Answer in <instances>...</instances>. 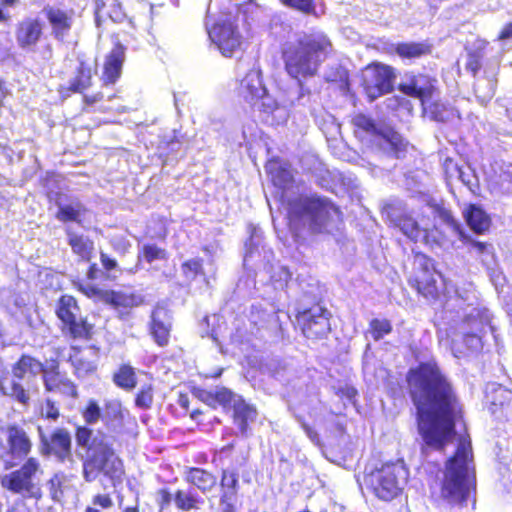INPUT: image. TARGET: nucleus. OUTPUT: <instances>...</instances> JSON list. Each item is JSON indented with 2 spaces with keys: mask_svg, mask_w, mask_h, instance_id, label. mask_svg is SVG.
Listing matches in <instances>:
<instances>
[{
  "mask_svg": "<svg viewBox=\"0 0 512 512\" xmlns=\"http://www.w3.org/2000/svg\"><path fill=\"white\" fill-rule=\"evenodd\" d=\"M219 506L221 512H237L239 500V473L235 468L221 471Z\"/></svg>",
  "mask_w": 512,
  "mask_h": 512,
  "instance_id": "obj_21",
  "label": "nucleus"
},
{
  "mask_svg": "<svg viewBox=\"0 0 512 512\" xmlns=\"http://www.w3.org/2000/svg\"><path fill=\"white\" fill-rule=\"evenodd\" d=\"M43 33V23L36 18H26L20 22L16 39L18 45L25 50H31L38 43Z\"/></svg>",
  "mask_w": 512,
  "mask_h": 512,
  "instance_id": "obj_25",
  "label": "nucleus"
},
{
  "mask_svg": "<svg viewBox=\"0 0 512 512\" xmlns=\"http://www.w3.org/2000/svg\"><path fill=\"white\" fill-rule=\"evenodd\" d=\"M442 218L451 231L458 236L459 240L469 244L471 249L477 254H484L488 251V245L484 242L472 239L471 236L466 233L462 225L450 213H444Z\"/></svg>",
  "mask_w": 512,
  "mask_h": 512,
  "instance_id": "obj_35",
  "label": "nucleus"
},
{
  "mask_svg": "<svg viewBox=\"0 0 512 512\" xmlns=\"http://www.w3.org/2000/svg\"><path fill=\"white\" fill-rule=\"evenodd\" d=\"M65 234L73 254L81 261L90 262L95 250L94 241L89 236L76 232L70 226L65 228Z\"/></svg>",
  "mask_w": 512,
  "mask_h": 512,
  "instance_id": "obj_27",
  "label": "nucleus"
},
{
  "mask_svg": "<svg viewBox=\"0 0 512 512\" xmlns=\"http://www.w3.org/2000/svg\"><path fill=\"white\" fill-rule=\"evenodd\" d=\"M246 253L244 256V265L258 264L263 266V269L270 274V279L275 289L283 290L288 286L291 278V273L285 266L275 267L272 264L274 253L270 248L263 244L262 231L259 228L253 227L250 232V238L245 243Z\"/></svg>",
  "mask_w": 512,
  "mask_h": 512,
  "instance_id": "obj_11",
  "label": "nucleus"
},
{
  "mask_svg": "<svg viewBox=\"0 0 512 512\" xmlns=\"http://www.w3.org/2000/svg\"><path fill=\"white\" fill-rule=\"evenodd\" d=\"M56 206L58 208L56 213L58 221L63 223L75 222L82 225L86 208L79 199L61 196L56 201Z\"/></svg>",
  "mask_w": 512,
  "mask_h": 512,
  "instance_id": "obj_26",
  "label": "nucleus"
},
{
  "mask_svg": "<svg viewBox=\"0 0 512 512\" xmlns=\"http://www.w3.org/2000/svg\"><path fill=\"white\" fill-rule=\"evenodd\" d=\"M355 135L363 142H367L375 150L377 161L385 159H399L404 157L407 142L393 129H379L373 119L357 114L352 119Z\"/></svg>",
  "mask_w": 512,
  "mask_h": 512,
  "instance_id": "obj_9",
  "label": "nucleus"
},
{
  "mask_svg": "<svg viewBox=\"0 0 512 512\" xmlns=\"http://www.w3.org/2000/svg\"><path fill=\"white\" fill-rule=\"evenodd\" d=\"M198 396L199 399L207 405L213 408L221 406L224 409H233L236 399L242 398L240 395L235 394L225 387H216L211 390H201Z\"/></svg>",
  "mask_w": 512,
  "mask_h": 512,
  "instance_id": "obj_31",
  "label": "nucleus"
},
{
  "mask_svg": "<svg viewBox=\"0 0 512 512\" xmlns=\"http://www.w3.org/2000/svg\"><path fill=\"white\" fill-rule=\"evenodd\" d=\"M329 317L330 313L317 305L299 313L298 322L307 338H320L330 331Z\"/></svg>",
  "mask_w": 512,
  "mask_h": 512,
  "instance_id": "obj_20",
  "label": "nucleus"
},
{
  "mask_svg": "<svg viewBox=\"0 0 512 512\" xmlns=\"http://www.w3.org/2000/svg\"><path fill=\"white\" fill-rule=\"evenodd\" d=\"M105 98V95L103 92H98L93 95H84V101L87 104H94L96 102H99Z\"/></svg>",
  "mask_w": 512,
  "mask_h": 512,
  "instance_id": "obj_62",
  "label": "nucleus"
},
{
  "mask_svg": "<svg viewBox=\"0 0 512 512\" xmlns=\"http://www.w3.org/2000/svg\"><path fill=\"white\" fill-rule=\"evenodd\" d=\"M407 383L417 410L421 451H443L456 437L455 422L461 407L456 390L435 362H422L411 368Z\"/></svg>",
  "mask_w": 512,
  "mask_h": 512,
  "instance_id": "obj_1",
  "label": "nucleus"
},
{
  "mask_svg": "<svg viewBox=\"0 0 512 512\" xmlns=\"http://www.w3.org/2000/svg\"><path fill=\"white\" fill-rule=\"evenodd\" d=\"M100 260H101L103 267L107 271H112L117 268V261L115 259L111 258L109 255H107L104 252H101Z\"/></svg>",
  "mask_w": 512,
  "mask_h": 512,
  "instance_id": "obj_60",
  "label": "nucleus"
},
{
  "mask_svg": "<svg viewBox=\"0 0 512 512\" xmlns=\"http://www.w3.org/2000/svg\"><path fill=\"white\" fill-rule=\"evenodd\" d=\"M40 438V453L43 456H54L60 463L69 462L74 464L72 457L71 435L65 428L55 429L50 436H47L41 427H38Z\"/></svg>",
  "mask_w": 512,
  "mask_h": 512,
  "instance_id": "obj_17",
  "label": "nucleus"
},
{
  "mask_svg": "<svg viewBox=\"0 0 512 512\" xmlns=\"http://www.w3.org/2000/svg\"><path fill=\"white\" fill-rule=\"evenodd\" d=\"M92 67L85 62H80L75 76L69 81L68 90L74 93H83L92 84Z\"/></svg>",
  "mask_w": 512,
  "mask_h": 512,
  "instance_id": "obj_38",
  "label": "nucleus"
},
{
  "mask_svg": "<svg viewBox=\"0 0 512 512\" xmlns=\"http://www.w3.org/2000/svg\"><path fill=\"white\" fill-rule=\"evenodd\" d=\"M257 415L256 409L247 404L243 398L236 399L233 407V418L234 424L239 429L242 437L248 438L251 435L249 425L256 421Z\"/></svg>",
  "mask_w": 512,
  "mask_h": 512,
  "instance_id": "obj_29",
  "label": "nucleus"
},
{
  "mask_svg": "<svg viewBox=\"0 0 512 512\" xmlns=\"http://www.w3.org/2000/svg\"><path fill=\"white\" fill-rule=\"evenodd\" d=\"M142 256L148 263L155 260H164L167 258L165 249L158 247L156 244H144L142 247Z\"/></svg>",
  "mask_w": 512,
  "mask_h": 512,
  "instance_id": "obj_46",
  "label": "nucleus"
},
{
  "mask_svg": "<svg viewBox=\"0 0 512 512\" xmlns=\"http://www.w3.org/2000/svg\"><path fill=\"white\" fill-rule=\"evenodd\" d=\"M43 13L51 27V35L57 41L64 42L78 16L76 11L65 6H46Z\"/></svg>",
  "mask_w": 512,
  "mask_h": 512,
  "instance_id": "obj_19",
  "label": "nucleus"
},
{
  "mask_svg": "<svg viewBox=\"0 0 512 512\" xmlns=\"http://www.w3.org/2000/svg\"><path fill=\"white\" fill-rule=\"evenodd\" d=\"M181 269L187 279L193 280L203 272L202 259L194 258L187 260L182 264Z\"/></svg>",
  "mask_w": 512,
  "mask_h": 512,
  "instance_id": "obj_47",
  "label": "nucleus"
},
{
  "mask_svg": "<svg viewBox=\"0 0 512 512\" xmlns=\"http://www.w3.org/2000/svg\"><path fill=\"white\" fill-rule=\"evenodd\" d=\"M153 403V392L150 385L143 386L137 393L135 405L140 409H149Z\"/></svg>",
  "mask_w": 512,
  "mask_h": 512,
  "instance_id": "obj_49",
  "label": "nucleus"
},
{
  "mask_svg": "<svg viewBox=\"0 0 512 512\" xmlns=\"http://www.w3.org/2000/svg\"><path fill=\"white\" fill-rule=\"evenodd\" d=\"M70 361L78 378H85L96 370V364L86 357L84 353L76 352L70 356Z\"/></svg>",
  "mask_w": 512,
  "mask_h": 512,
  "instance_id": "obj_40",
  "label": "nucleus"
},
{
  "mask_svg": "<svg viewBox=\"0 0 512 512\" xmlns=\"http://www.w3.org/2000/svg\"><path fill=\"white\" fill-rule=\"evenodd\" d=\"M40 378L46 391L56 392L64 377L57 365L46 368L34 357L23 355L12 366L11 378L4 379L0 384L3 395L10 397L22 406H28L33 395L39 391Z\"/></svg>",
  "mask_w": 512,
  "mask_h": 512,
  "instance_id": "obj_5",
  "label": "nucleus"
},
{
  "mask_svg": "<svg viewBox=\"0 0 512 512\" xmlns=\"http://www.w3.org/2000/svg\"><path fill=\"white\" fill-rule=\"evenodd\" d=\"M333 47L329 38L323 32L303 34L295 43L290 44L283 52L285 69L287 73L298 80L300 94L297 102L304 105L305 91L302 79L313 77L317 74L320 65L332 52Z\"/></svg>",
  "mask_w": 512,
  "mask_h": 512,
  "instance_id": "obj_6",
  "label": "nucleus"
},
{
  "mask_svg": "<svg viewBox=\"0 0 512 512\" xmlns=\"http://www.w3.org/2000/svg\"><path fill=\"white\" fill-rule=\"evenodd\" d=\"M56 392H59V393H61L63 395H67V396H70V397H73V398H77L78 397V391H77L76 385L72 381L67 379V378H64L62 380V382L59 385V387L56 390Z\"/></svg>",
  "mask_w": 512,
  "mask_h": 512,
  "instance_id": "obj_53",
  "label": "nucleus"
},
{
  "mask_svg": "<svg viewBox=\"0 0 512 512\" xmlns=\"http://www.w3.org/2000/svg\"><path fill=\"white\" fill-rule=\"evenodd\" d=\"M102 300L115 308H132L139 306L143 301L139 295L112 290H106L102 293Z\"/></svg>",
  "mask_w": 512,
  "mask_h": 512,
  "instance_id": "obj_37",
  "label": "nucleus"
},
{
  "mask_svg": "<svg viewBox=\"0 0 512 512\" xmlns=\"http://www.w3.org/2000/svg\"><path fill=\"white\" fill-rule=\"evenodd\" d=\"M436 82V79L423 74L406 75L399 89L408 96L420 99L422 105H426L434 97Z\"/></svg>",
  "mask_w": 512,
  "mask_h": 512,
  "instance_id": "obj_22",
  "label": "nucleus"
},
{
  "mask_svg": "<svg viewBox=\"0 0 512 512\" xmlns=\"http://www.w3.org/2000/svg\"><path fill=\"white\" fill-rule=\"evenodd\" d=\"M325 80L328 82H338L347 79V72L343 68L336 67L334 70L325 72Z\"/></svg>",
  "mask_w": 512,
  "mask_h": 512,
  "instance_id": "obj_55",
  "label": "nucleus"
},
{
  "mask_svg": "<svg viewBox=\"0 0 512 512\" xmlns=\"http://www.w3.org/2000/svg\"><path fill=\"white\" fill-rule=\"evenodd\" d=\"M388 214L391 222L412 241L417 242L426 238V231L411 216L407 214L398 215L394 209Z\"/></svg>",
  "mask_w": 512,
  "mask_h": 512,
  "instance_id": "obj_32",
  "label": "nucleus"
},
{
  "mask_svg": "<svg viewBox=\"0 0 512 512\" xmlns=\"http://www.w3.org/2000/svg\"><path fill=\"white\" fill-rule=\"evenodd\" d=\"M114 383L127 391H130L136 387V374L133 367L130 365H122L117 372L113 375Z\"/></svg>",
  "mask_w": 512,
  "mask_h": 512,
  "instance_id": "obj_39",
  "label": "nucleus"
},
{
  "mask_svg": "<svg viewBox=\"0 0 512 512\" xmlns=\"http://www.w3.org/2000/svg\"><path fill=\"white\" fill-rule=\"evenodd\" d=\"M454 170L461 182L467 186L471 192H474L477 188V180L472 170L469 167L463 169L458 167L456 164L454 165Z\"/></svg>",
  "mask_w": 512,
  "mask_h": 512,
  "instance_id": "obj_48",
  "label": "nucleus"
},
{
  "mask_svg": "<svg viewBox=\"0 0 512 512\" xmlns=\"http://www.w3.org/2000/svg\"><path fill=\"white\" fill-rule=\"evenodd\" d=\"M511 38H512V22L505 25L498 36L499 40H508Z\"/></svg>",
  "mask_w": 512,
  "mask_h": 512,
  "instance_id": "obj_63",
  "label": "nucleus"
},
{
  "mask_svg": "<svg viewBox=\"0 0 512 512\" xmlns=\"http://www.w3.org/2000/svg\"><path fill=\"white\" fill-rule=\"evenodd\" d=\"M184 480L190 484L196 491H200L202 494L211 492L217 485V477L199 467H190L185 471Z\"/></svg>",
  "mask_w": 512,
  "mask_h": 512,
  "instance_id": "obj_30",
  "label": "nucleus"
},
{
  "mask_svg": "<svg viewBox=\"0 0 512 512\" xmlns=\"http://www.w3.org/2000/svg\"><path fill=\"white\" fill-rule=\"evenodd\" d=\"M41 415L48 420L56 421L60 415L59 408L48 398L41 407Z\"/></svg>",
  "mask_w": 512,
  "mask_h": 512,
  "instance_id": "obj_52",
  "label": "nucleus"
},
{
  "mask_svg": "<svg viewBox=\"0 0 512 512\" xmlns=\"http://www.w3.org/2000/svg\"><path fill=\"white\" fill-rule=\"evenodd\" d=\"M125 50L126 48L122 44L116 43L107 55L101 77L103 86L113 85L120 78L125 60Z\"/></svg>",
  "mask_w": 512,
  "mask_h": 512,
  "instance_id": "obj_24",
  "label": "nucleus"
},
{
  "mask_svg": "<svg viewBox=\"0 0 512 512\" xmlns=\"http://www.w3.org/2000/svg\"><path fill=\"white\" fill-rule=\"evenodd\" d=\"M92 504L103 509H109L113 506V500L108 494H97L93 497Z\"/></svg>",
  "mask_w": 512,
  "mask_h": 512,
  "instance_id": "obj_57",
  "label": "nucleus"
},
{
  "mask_svg": "<svg viewBox=\"0 0 512 512\" xmlns=\"http://www.w3.org/2000/svg\"><path fill=\"white\" fill-rule=\"evenodd\" d=\"M173 502L177 509L188 512L199 509L205 500L193 487H187L173 493Z\"/></svg>",
  "mask_w": 512,
  "mask_h": 512,
  "instance_id": "obj_34",
  "label": "nucleus"
},
{
  "mask_svg": "<svg viewBox=\"0 0 512 512\" xmlns=\"http://www.w3.org/2000/svg\"><path fill=\"white\" fill-rule=\"evenodd\" d=\"M238 96L249 104L252 108L258 110L263 115V120L274 124L286 120V111L281 108L277 101L268 93L261 78V72L257 69H251L240 80L237 88Z\"/></svg>",
  "mask_w": 512,
  "mask_h": 512,
  "instance_id": "obj_10",
  "label": "nucleus"
},
{
  "mask_svg": "<svg viewBox=\"0 0 512 512\" xmlns=\"http://www.w3.org/2000/svg\"><path fill=\"white\" fill-rule=\"evenodd\" d=\"M171 326V315L168 309L156 306L151 314L150 333L159 346L164 347L169 343Z\"/></svg>",
  "mask_w": 512,
  "mask_h": 512,
  "instance_id": "obj_23",
  "label": "nucleus"
},
{
  "mask_svg": "<svg viewBox=\"0 0 512 512\" xmlns=\"http://www.w3.org/2000/svg\"><path fill=\"white\" fill-rule=\"evenodd\" d=\"M424 110L431 114L435 121L445 122L448 120L451 111L440 102L430 100L426 105H423Z\"/></svg>",
  "mask_w": 512,
  "mask_h": 512,
  "instance_id": "obj_44",
  "label": "nucleus"
},
{
  "mask_svg": "<svg viewBox=\"0 0 512 512\" xmlns=\"http://www.w3.org/2000/svg\"><path fill=\"white\" fill-rule=\"evenodd\" d=\"M419 294L427 300H436L440 297L442 277L433 267L431 259L425 255L415 257V274L410 280Z\"/></svg>",
  "mask_w": 512,
  "mask_h": 512,
  "instance_id": "obj_16",
  "label": "nucleus"
},
{
  "mask_svg": "<svg viewBox=\"0 0 512 512\" xmlns=\"http://www.w3.org/2000/svg\"><path fill=\"white\" fill-rule=\"evenodd\" d=\"M464 217L469 227L475 233H483L490 227L491 220L488 214L475 204H471L464 211Z\"/></svg>",
  "mask_w": 512,
  "mask_h": 512,
  "instance_id": "obj_36",
  "label": "nucleus"
},
{
  "mask_svg": "<svg viewBox=\"0 0 512 512\" xmlns=\"http://www.w3.org/2000/svg\"><path fill=\"white\" fill-rule=\"evenodd\" d=\"M258 13L259 7L252 0H221L216 13L209 5L206 31L224 57H233L240 51L243 32L250 30Z\"/></svg>",
  "mask_w": 512,
  "mask_h": 512,
  "instance_id": "obj_4",
  "label": "nucleus"
},
{
  "mask_svg": "<svg viewBox=\"0 0 512 512\" xmlns=\"http://www.w3.org/2000/svg\"><path fill=\"white\" fill-rule=\"evenodd\" d=\"M341 392L349 401H353L357 395V390L353 387L348 386L341 389Z\"/></svg>",
  "mask_w": 512,
  "mask_h": 512,
  "instance_id": "obj_64",
  "label": "nucleus"
},
{
  "mask_svg": "<svg viewBox=\"0 0 512 512\" xmlns=\"http://www.w3.org/2000/svg\"><path fill=\"white\" fill-rule=\"evenodd\" d=\"M481 60L478 54L470 53L466 62V70L470 71L473 75H476L481 69Z\"/></svg>",
  "mask_w": 512,
  "mask_h": 512,
  "instance_id": "obj_56",
  "label": "nucleus"
},
{
  "mask_svg": "<svg viewBox=\"0 0 512 512\" xmlns=\"http://www.w3.org/2000/svg\"><path fill=\"white\" fill-rule=\"evenodd\" d=\"M7 444L2 441L0 459L5 469L19 465L32 451V441L25 429L17 424H10L5 429Z\"/></svg>",
  "mask_w": 512,
  "mask_h": 512,
  "instance_id": "obj_14",
  "label": "nucleus"
},
{
  "mask_svg": "<svg viewBox=\"0 0 512 512\" xmlns=\"http://www.w3.org/2000/svg\"><path fill=\"white\" fill-rule=\"evenodd\" d=\"M440 319L439 333L445 331L452 342L457 334L461 335L463 343L471 352L481 350L484 334L487 330H494L489 309L478 303L472 288L456 290L455 295L445 301Z\"/></svg>",
  "mask_w": 512,
  "mask_h": 512,
  "instance_id": "obj_3",
  "label": "nucleus"
},
{
  "mask_svg": "<svg viewBox=\"0 0 512 512\" xmlns=\"http://www.w3.org/2000/svg\"><path fill=\"white\" fill-rule=\"evenodd\" d=\"M369 326V332L375 341H379L392 331V324L387 319H372Z\"/></svg>",
  "mask_w": 512,
  "mask_h": 512,
  "instance_id": "obj_43",
  "label": "nucleus"
},
{
  "mask_svg": "<svg viewBox=\"0 0 512 512\" xmlns=\"http://www.w3.org/2000/svg\"><path fill=\"white\" fill-rule=\"evenodd\" d=\"M79 307L74 297L62 296L57 304L56 314L63 323V332L74 339H88L92 326L79 315Z\"/></svg>",
  "mask_w": 512,
  "mask_h": 512,
  "instance_id": "obj_15",
  "label": "nucleus"
},
{
  "mask_svg": "<svg viewBox=\"0 0 512 512\" xmlns=\"http://www.w3.org/2000/svg\"><path fill=\"white\" fill-rule=\"evenodd\" d=\"M367 164L369 166V169L372 172V175L375 177H381V176H383L384 171H390L392 168L395 167V164H391V165L387 164V165H383L380 167L378 165V163H374V162H370V161H368Z\"/></svg>",
  "mask_w": 512,
  "mask_h": 512,
  "instance_id": "obj_58",
  "label": "nucleus"
},
{
  "mask_svg": "<svg viewBox=\"0 0 512 512\" xmlns=\"http://www.w3.org/2000/svg\"><path fill=\"white\" fill-rule=\"evenodd\" d=\"M157 504L160 510L166 509L171 502L173 501V493H171L168 489L162 488L157 492L156 498Z\"/></svg>",
  "mask_w": 512,
  "mask_h": 512,
  "instance_id": "obj_54",
  "label": "nucleus"
},
{
  "mask_svg": "<svg viewBox=\"0 0 512 512\" xmlns=\"http://www.w3.org/2000/svg\"><path fill=\"white\" fill-rule=\"evenodd\" d=\"M395 51L403 59H415L427 54L429 52V46L425 43H399Z\"/></svg>",
  "mask_w": 512,
  "mask_h": 512,
  "instance_id": "obj_41",
  "label": "nucleus"
},
{
  "mask_svg": "<svg viewBox=\"0 0 512 512\" xmlns=\"http://www.w3.org/2000/svg\"><path fill=\"white\" fill-rule=\"evenodd\" d=\"M128 411L123 408L122 403L117 399L106 400L102 421L107 430L120 433L124 427L125 416Z\"/></svg>",
  "mask_w": 512,
  "mask_h": 512,
  "instance_id": "obj_28",
  "label": "nucleus"
},
{
  "mask_svg": "<svg viewBox=\"0 0 512 512\" xmlns=\"http://www.w3.org/2000/svg\"><path fill=\"white\" fill-rule=\"evenodd\" d=\"M473 476L471 439L469 436H459L454 455L446 461L440 496L450 504H462L470 493Z\"/></svg>",
  "mask_w": 512,
  "mask_h": 512,
  "instance_id": "obj_8",
  "label": "nucleus"
},
{
  "mask_svg": "<svg viewBox=\"0 0 512 512\" xmlns=\"http://www.w3.org/2000/svg\"><path fill=\"white\" fill-rule=\"evenodd\" d=\"M394 79L390 66L379 63L367 66L363 71V86L370 101L392 91Z\"/></svg>",
  "mask_w": 512,
  "mask_h": 512,
  "instance_id": "obj_18",
  "label": "nucleus"
},
{
  "mask_svg": "<svg viewBox=\"0 0 512 512\" xmlns=\"http://www.w3.org/2000/svg\"><path fill=\"white\" fill-rule=\"evenodd\" d=\"M75 436L77 444L87 449L82 463L84 480L91 483L103 476L111 486L120 482L124 473L123 463L116 455L110 438L101 432L94 434L86 426L78 427Z\"/></svg>",
  "mask_w": 512,
  "mask_h": 512,
  "instance_id": "obj_7",
  "label": "nucleus"
},
{
  "mask_svg": "<svg viewBox=\"0 0 512 512\" xmlns=\"http://www.w3.org/2000/svg\"><path fill=\"white\" fill-rule=\"evenodd\" d=\"M298 421L301 424V427L304 430V432L306 433V435L308 436V438L314 444L318 445L320 443V437H319L318 433L312 427H310L306 422H304L301 418H298Z\"/></svg>",
  "mask_w": 512,
  "mask_h": 512,
  "instance_id": "obj_59",
  "label": "nucleus"
},
{
  "mask_svg": "<svg viewBox=\"0 0 512 512\" xmlns=\"http://www.w3.org/2000/svg\"><path fill=\"white\" fill-rule=\"evenodd\" d=\"M494 394L492 405L499 406L502 413L506 415L512 412V392L499 386L494 390Z\"/></svg>",
  "mask_w": 512,
  "mask_h": 512,
  "instance_id": "obj_42",
  "label": "nucleus"
},
{
  "mask_svg": "<svg viewBox=\"0 0 512 512\" xmlns=\"http://www.w3.org/2000/svg\"><path fill=\"white\" fill-rule=\"evenodd\" d=\"M283 4L299 10L305 14H310L314 11L313 0H280Z\"/></svg>",
  "mask_w": 512,
  "mask_h": 512,
  "instance_id": "obj_50",
  "label": "nucleus"
},
{
  "mask_svg": "<svg viewBox=\"0 0 512 512\" xmlns=\"http://www.w3.org/2000/svg\"><path fill=\"white\" fill-rule=\"evenodd\" d=\"M42 473L40 461L35 457H29L20 468L3 475L1 484L4 489L23 499L38 500L41 497L38 475Z\"/></svg>",
  "mask_w": 512,
  "mask_h": 512,
  "instance_id": "obj_13",
  "label": "nucleus"
},
{
  "mask_svg": "<svg viewBox=\"0 0 512 512\" xmlns=\"http://www.w3.org/2000/svg\"><path fill=\"white\" fill-rule=\"evenodd\" d=\"M12 40L8 33L0 31V62H4L11 56Z\"/></svg>",
  "mask_w": 512,
  "mask_h": 512,
  "instance_id": "obj_51",
  "label": "nucleus"
},
{
  "mask_svg": "<svg viewBox=\"0 0 512 512\" xmlns=\"http://www.w3.org/2000/svg\"><path fill=\"white\" fill-rule=\"evenodd\" d=\"M408 478L403 462L386 463L364 477L367 487L381 500L390 501L402 491Z\"/></svg>",
  "mask_w": 512,
  "mask_h": 512,
  "instance_id": "obj_12",
  "label": "nucleus"
},
{
  "mask_svg": "<svg viewBox=\"0 0 512 512\" xmlns=\"http://www.w3.org/2000/svg\"><path fill=\"white\" fill-rule=\"evenodd\" d=\"M124 16L118 0H96L95 23L97 27H100L106 18L113 22H121Z\"/></svg>",
  "mask_w": 512,
  "mask_h": 512,
  "instance_id": "obj_33",
  "label": "nucleus"
},
{
  "mask_svg": "<svg viewBox=\"0 0 512 512\" xmlns=\"http://www.w3.org/2000/svg\"><path fill=\"white\" fill-rule=\"evenodd\" d=\"M491 281L494 284L495 288L498 290L500 287L502 288L505 283V276L500 271H493L490 274Z\"/></svg>",
  "mask_w": 512,
  "mask_h": 512,
  "instance_id": "obj_61",
  "label": "nucleus"
},
{
  "mask_svg": "<svg viewBox=\"0 0 512 512\" xmlns=\"http://www.w3.org/2000/svg\"><path fill=\"white\" fill-rule=\"evenodd\" d=\"M103 412L96 400L90 399L86 407L82 411L84 421L89 425L96 424L100 419L102 420Z\"/></svg>",
  "mask_w": 512,
  "mask_h": 512,
  "instance_id": "obj_45",
  "label": "nucleus"
},
{
  "mask_svg": "<svg viewBox=\"0 0 512 512\" xmlns=\"http://www.w3.org/2000/svg\"><path fill=\"white\" fill-rule=\"evenodd\" d=\"M266 171L274 186L280 190L279 199L292 229L307 228L313 233H322L340 220L339 208L331 200L318 195L303 194V185L296 184L287 165L270 161L266 165Z\"/></svg>",
  "mask_w": 512,
  "mask_h": 512,
  "instance_id": "obj_2",
  "label": "nucleus"
}]
</instances>
